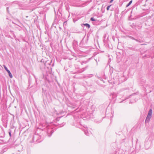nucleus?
Listing matches in <instances>:
<instances>
[{
	"label": "nucleus",
	"mask_w": 154,
	"mask_h": 154,
	"mask_svg": "<svg viewBox=\"0 0 154 154\" xmlns=\"http://www.w3.org/2000/svg\"><path fill=\"white\" fill-rule=\"evenodd\" d=\"M4 67L5 69L6 70V71L7 72H8V71L9 70H8V69L6 67V66H5L4 65Z\"/></svg>",
	"instance_id": "obj_5"
},
{
	"label": "nucleus",
	"mask_w": 154,
	"mask_h": 154,
	"mask_svg": "<svg viewBox=\"0 0 154 154\" xmlns=\"http://www.w3.org/2000/svg\"><path fill=\"white\" fill-rule=\"evenodd\" d=\"M152 114V110L151 109H150L148 115L147 117L146 118V119L150 120V119L151 117Z\"/></svg>",
	"instance_id": "obj_1"
},
{
	"label": "nucleus",
	"mask_w": 154,
	"mask_h": 154,
	"mask_svg": "<svg viewBox=\"0 0 154 154\" xmlns=\"http://www.w3.org/2000/svg\"><path fill=\"white\" fill-rule=\"evenodd\" d=\"M111 6V5H110L109 6L107 7V11H109V8Z\"/></svg>",
	"instance_id": "obj_6"
},
{
	"label": "nucleus",
	"mask_w": 154,
	"mask_h": 154,
	"mask_svg": "<svg viewBox=\"0 0 154 154\" xmlns=\"http://www.w3.org/2000/svg\"><path fill=\"white\" fill-rule=\"evenodd\" d=\"M9 135H10V137H11V133L10 132H9Z\"/></svg>",
	"instance_id": "obj_8"
},
{
	"label": "nucleus",
	"mask_w": 154,
	"mask_h": 154,
	"mask_svg": "<svg viewBox=\"0 0 154 154\" xmlns=\"http://www.w3.org/2000/svg\"><path fill=\"white\" fill-rule=\"evenodd\" d=\"M83 25L88 27V28L90 27V25L88 23L84 24Z\"/></svg>",
	"instance_id": "obj_3"
},
{
	"label": "nucleus",
	"mask_w": 154,
	"mask_h": 154,
	"mask_svg": "<svg viewBox=\"0 0 154 154\" xmlns=\"http://www.w3.org/2000/svg\"><path fill=\"white\" fill-rule=\"evenodd\" d=\"M91 20L92 21H95V20H94V19L93 18V17H91Z\"/></svg>",
	"instance_id": "obj_7"
},
{
	"label": "nucleus",
	"mask_w": 154,
	"mask_h": 154,
	"mask_svg": "<svg viewBox=\"0 0 154 154\" xmlns=\"http://www.w3.org/2000/svg\"><path fill=\"white\" fill-rule=\"evenodd\" d=\"M132 0H131L130 2L127 5L126 7H128L132 3Z\"/></svg>",
	"instance_id": "obj_4"
},
{
	"label": "nucleus",
	"mask_w": 154,
	"mask_h": 154,
	"mask_svg": "<svg viewBox=\"0 0 154 154\" xmlns=\"http://www.w3.org/2000/svg\"><path fill=\"white\" fill-rule=\"evenodd\" d=\"M9 74V76L11 78H12V77H13V76H12V75L11 74V73L10 72V71L9 70V71H8V72H7Z\"/></svg>",
	"instance_id": "obj_2"
},
{
	"label": "nucleus",
	"mask_w": 154,
	"mask_h": 154,
	"mask_svg": "<svg viewBox=\"0 0 154 154\" xmlns=\"http://www.w3.org/2000/svg\"><path fill=\"white\" fill-rule=\"evenodd\" d=\"M113 1V0H111V1L110 2V3H112Z\"/></svg>",
	"instance_id": "obj_9"
}]
</instances>
